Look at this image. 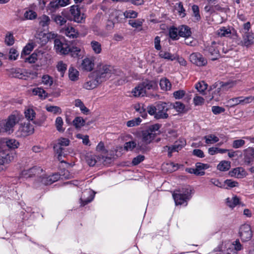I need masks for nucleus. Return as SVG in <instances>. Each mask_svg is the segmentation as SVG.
<instances>
[{
    "instance_id": "f257e3e1",
    "label": "nucleus",
    "mask_w": 254,
    "mask_h": 254,
    "mask_svg": "<svg viewBox=\"0 0 254 254\" xmlns=\"http://www.w3.org/2000/svg\"><path fill=\"white\" fill-rule=\"evenodd\" d=\"M191 188L188 186L175 190L173 193V197L176 205H187V201L191 197Z\"/></svg>"
},
{
    "instance_id": "f03ea898",
    "label": "nucleus",
    "mask_w": 254,
    "mask_h": 254,
    "mask_svg": "<svg viewBox=\"0 0 254 254\" xmlns=\"http://www.w3.org/2000/svg\"><path fill=\"white\" fill-rule=\"evenodd\" d=\"M18 122V118L14 115H10L6 119L0 121V133L8 134L13 133L14 127Z\"/></svg>"
},
{
    "instance_id": "7ed1b4c3",
    "label": "nucleus",
    "mask_w": 254,
    "mask_h": 254,
    "mask_svg": "<svg viewBox=\"0 0 254 254\" xmlns=\"http://www.w3.org/2000/svg\"><path fill=\"white\" fill-rule=\"evenodd\" d=\"M114 73V69L112 66L106 64H102L98 66L97 69L94 72L97 79L102 82L109 79Z\"/></svg>"
},
{
    "instance_id": "20e7f679",
    "label": "nucleus",
    "mask_w": 254,
    "mask_h": 254,
    "mask_svg": "<svg viewBox=\"0 0 254 254\" xmlns=\"http://www.w3.org/2000/svg\"><path fill=\"white\" fill-rule=\"evenodd\" d=\"M156 86L157 84L155 81L153 80H146L135 87L132 92L134 96H144L146 95L147 90L155 89Z\"/></svg>"
},
{
    "instance_id": "39448f33",
    "label": "nucleus",
    "mask_w": 254,
    "mask_h": 254,
    "mask_svg": "<svg viewBox=\"0 0 254 254\" xmlns=\"http://www.w3.org/2000/svg\"><path fill=\"white\" fill-rule=\"evenodd\" d=\"M161 125L159 124H155L148 127L147 128L142 131V140L146 144L150 143L153 140L157 135L156 132L158 131Z\"/></svg>"
},
{
    "instance_id": "423d86ee",
    "label": "nucleus",
    "mask_w": 254,
    "mask_h": 254,
    "mask_svg": "<svg viewBox=\"0 0 254 254\" xmlns=\"http://www.w3.org/2000/svg\"><path fill=\"white\" fill-rule=\"evenodd\" d=\"M69 140L66 138L61 137L58 140V142L54 146V149L56 153L58 155V159L61 162H64L62 160V157H65L67 155V152L65 151L64 147L69 145Z\"/></svg>"
},
{
    "instance_id": "0eeeda50",
    "label": "nucleus",
    "mask_w": 254,
    "mask_h": 254,
    "mask_svg": "<svg viewBox=\"0 0 254 254\" xmlns=\"http://www.w3.org/2000/svg\"><path fill=\"white\" fill-rule=\"evenodd\" d=\"M251 28L250 22L244 24L243 28L242 29L243 33V44L246 47H249L253 44V39L252 38L253 33L249 32Z\"/></svg>"
},
{
    "instance_id": "6e6552de",
    "label": "nucleus",
    "mask_w": 254,
    "mask_h": 254,
    "mask_svg": "<svg viewBox=\"0 0 254 254\" xmlns=\"http://www.w3.org/2000/svg\"><path fill=\"white\" fill-rule=\"evenodd\" d=\"M15 156V152L12 150H1L0 151V162L4 167H6V165L14 160Z\"/></svg>"
},
{
    "instance_id": "1a4fd4ad",
    "label": "nucleus",
    "mask_w": 254,
    "mask_h": 254,
    "mask_svg": "<svg viewBox=\"0 0 254 254\" xmlns=\"http://www.w3.org/2000/svg\"><path fill=\"white\" fill-rule=\"evenodd\" d=\"M239 235L243 242L250 241L253 236L250 225L246 224L241 225L239 228Z\"/></svg>"
},
{
    "instance_id": "9d476101",
    "label": "nucleus",
    "mask_w": 254,
    "mask_h": 254,
    "mask_svg": "<svg viewBox=\"0 0 254 254\" xmlns=\"http://www.w3.org/2000/svg\"><path fill=\"white\" fill-rule=\"evenodd\" d=\"M43 172V170L40 167L34 166L28 170H23L22 171L21 175L25 178L38 177L39 179Z\"/></svg>"
},
{
    "instance_id": "9b49d317",
    "label": "nucleus",
    "mask_w": 254,
    "mask_h": 254,
    "mask_svg": "<svg viewBox=\"0 0 254 254\" xmlns=\"http://www.w3.org/2000/svg\"><path fill=\"white\" fill-rule=\"evenodd\" d=\"M70 19L77 23H81L84 19L83 13H81L80 8L77 5H73L70 7Z\"/></svg>"
},
{
    "instance_id": "f8f14e48",
    "label": "nucleus",
    "mask_w": 254,
    "mask_h": 254,
    "mask_svg": "<svg viewBox=\"0 0 254 254\" xmlns=\"http://www.w3.org/2000/svg\"><path fill=\"white\" fill-rule=\"evenodd\" d=\"M190 61L198 66H205L207 64V60L200 53H193L190 56Z\"/></svg>"
},
{
    "instance_id": "ddd939ff",
    "label": "nucleus",
    "mask_w": 254,
    "mask_h": 254,
    "mask_svg": "<svg viewBox=\"0 0 254 254\" xmlns=\"http://www.w3.org/2000/svg\"><path fill=\"white\" fill-rule=\"evenodd\" d=\"M54 48L57 53L60 55H67L69 53L70 47L65 43L62 42L60 39H55Z\"/></svg>"
},
{
    "instance_id": "4468645a",
    "label": "nucleus",
    "mask_w": 254,
    "mask_h": 254,
    "mask_svg": "<svg viewBox=\"0 0 254 254\" xmlns=\"http://www.w3.org/2000/svg\"><path fill=\"white\" fill-rule=\"evenodd\" d=\"M157 112L154 116L156 119H167L168 114L167 113L169 108L167 103L160 102L156 105Z\"/></svg>"
},
{
    "instance_id": "2eb2a0df",
    "label": "nucleus",
    "mask_w": 254,
    "mask_h": 254,
    "mask_svg": "<svg viewBox=\"0 0 254 254\" xmlns=\"http://www.w3.org/2000/svg\"><path fill=\"white\" fill-rule=\"evenodd\" d=\"M69 0H52L48 4L47 9L50 12H56L60 7H64L68 4Z\"/></svg>"
},
{
    "instance_id": "dca6fc26",
    "label": "nucleus",
    "mask_w": 254,
    "mask_h": 254,
    "mask_svg": "<svg viewBox=\"0 0 254 254\" xmlns=\"http://www.w3.org/2000/svg\"><path fill=\"white\" fill-rule=\"evenodd\" d=\"M24 114L25 118L27 120L32 121L33 124L38 126H41L46 120L45 117L44 116L40 120L37 119L34 120V119L35 118L36 113L32 109L28 108L26 109L24 112Z\"/></svg>"
},
{
    "instance_id": "f3484780",
    "label": "nucleus",
    "mask_w": 254,
    "mask_h": 254,
    "mask_svg": "<svg viewBox=\"0 0 254 254\" xmlns=\"http://www.w3.org/2000/svg\"><path fill=\"white\" fill-rule=\"evenodd\" d=\"M34 129L32 125L30 123H24L21 124L18 130L19 135L22 137H25L32 134L34 132Z\"/></svg>"
},
{
    "instance_id": "a211bd4d",
    "label": "nucleus",
    "mask_w": 254,
    "mask_h": 254,
    "mask_svg": "<svg viewBox=\"0 0 254 254\" xmlns=\"http://www.w3.org/2000/svg\"><path fill=\"white\" fill-rule=\"evenodd\" d=\"M216 45L215 42H212L211 45L208 46L204 49V51L211 56L210 59L212 61H215L220 57L219 52Z\"/></svg>"
},
{
    "instance_id": "6ab92c4d",
    "label": "nucleus",
    "mask_w": 254,
    "mask_h": 254,
    "mask_svg": "<svg viewBox=\"0 0 254 254\" xmlns=\"http://www.w3.org/2000/svg\"><path fill=\"white\" fill-rule=\"evenodd\" d=\"M244 161L247 165L253 164L254 162V148L249 147L244 150Z\"/></svg>"
},
{
    "instance_id": "aec40b11",
    "label": "nucleus",
    "mask_w": 254,
    "mask_h": 254,
    "mask_svg": "<svg viewBox=\"0 0 254 254\" xmlns=\"http://www.w3.org/2000/svg\"><path fill=\"white\" fill-rule=\"evenodd\" d=\"M186 144V141L184 139H180L176 141L174 145L168 148V156L171 157L172 153L173 152L178 151L180 150Z\"/></svg>"
},
{
    "instance_id": "412c9836",
    "label": "nucleus",
    "mask_w": 254,
    "mask_h": 254,
    "mask_svg": "<svg viewBox=\"0 0 254 254\" xmlns=\"http://www.w3.org/2000/svg\"><path fill=\"white\" fill-rule=\"evenodd\" d=\"M9 76L19 79H26V76L24 74L23 69L19 68H12L7 69Z\"/></svg>"
},
{
    "instance_id": "4be33fe9",
    "label": "nucleus",
    "mask_w": 254,
    "mask_h": 254,
    "mask_svg": "<svg viewBox=\"0 0 254 254\" xmlns=\"http://www.w3.org/2000/svg\"><path fill=\"white\" fill-rule=\"evenodd\" d=\"M94 67V60L86 58L84 59L81 64L82 69L87 71H90L93 70Z\"/></svg>"
},
{
    "instance_id": "5701e85b",
    "label": "nucleus",
    "mask_w": 254,
    "mask_h": 254,
    "mask_svg": "<svg viewBox=\"0 0 254 254\" xmlns=\"http://www.w3.org/2000/svg\"><path fill=\"white\" fill-rule=\"evenodd\" d=\"M229 175L237 178H243L246 176V172L242 167H238L230 171Z\"/></svg>"
},
{
    "instance_id": "b1692460",
    "label": "nucleus",
    "mask_w": 254,
    "mask_h": 254,
    "mask_svg": "<svg viewBox=\"0 0 254 254\" xmlns=\"http://www.w3.org/2000/svg\"><path fill=\"white\" fill-rule=\"evenodd\" d=\"M179 36L185 38H189L191 35L190 28L187 25H182L179 27Z\"/></svg>"
},
{
    "instance_id": "393cba45",
    "label": "nucleus",
    "mask_w": 254,
    "mask_h": 254,
    "mask_svg": "<svg viewBox=\"0 0 254 254\" xmlns=\"http://www.w3.org/2000/svg\"><path fill=\"white\" fill-rule=\"evenodd\" d=\"M214 89H215V90L212 93V97L211 99H214L215 100H218L219 97L223 91L222 89L220 88V86H219V84L218 82H216L214 84L211 86L210 90H213Z\"/></svg>"
},
{
    "instance_id": "a878e982",
    "label": "nucleus",
    "mask_w": 254,
    "mask_h": 254,
    "mask_svg": "<svg viewBox=\"0 0 254 254\" xmlns=\"http://www.w3.org/2000/svg\"><path fill=\"white\" fill-rule=\"evenodd\" d=\"M101 82L97 79L95 76L94 79H92L86 82L83 85V87L87 90H91L96 87Z\"/></svg>"
},
{
    "instance_id": "bb28decb",
    "label": "nucleus",
    "mask_w": 254,
    "mask_h": 254,
    "mask_svg": "<svg viewBox=\"0 0 254 254\" xmlns=\"http://www.w3.org/2000/svg\"><path fill=\"white\" fill-rule=\"evenodd\" d=\"M64 34L70 38H75L78 36V32L71 26H68L65 28L64 32Z\"/></svg>"
},
{
    "instance_id": "cd10ccee",
    "label": "nucleus",
    "mask_w": 254,
    "mask_h": 254,
    "mask_svg": "<svg viewBox=\"0 0 254 254\" xmlns=\"http://www.w3.org/2000/svg\"><path fill=\"white\" fill-rule=\"evenodd\" d=\"M209 168V165L207 164H203L200 162H197L195 164V169L197 173H200V174H197V176H203L205 174L204 170Z\"/></svg>"
},
{
    "instance_id": "c85d7f7f",
    "label": "nucleus",
    "mask_w": 254,
    "mask_h": 254,
    "mask_svg": "<svg viewBox=\"0 0 254 254\" xmlns=\"http://www.w3.org/2000/svg\"><path fill=\"white\" fill-rule=\"evenodd\" d=\"M79 72L75 68L71 66L68 69V76L72 81H76L78 79Z\"/></svg>"
},
{
    "instance_id": "c756f323",
    "label": "nucleus",
    "mask_w": 254,
    "mask_h": 254,
    "mask_svg": "<svg viewBox=\"0 0 254 254\" xmlns=\"http://www.w3.org/2000/svg\"><path fill=\"white\" fill-rule=\"evenodd\" d=\"M90 45L94 53L99 54L101 53V44L98 41L93 40L90 43Z\"/></svg>"
},
{
    "instance_id": "7c9ffc66",
    "label": "nucleus",
    "mask_w": 254,
    "mask_h": 254,
    "mask_svg": "<svg viewBox=\"0 0 254 254\" xmlns=\"http://www.w3.org/2000/svg\"><path fill=\"white\" fill-rule=\"evenodd\" d=\"M39 24L43 28L47 27L50 23V18L46 15H43L39 18Z\"/></svg>"
},
{
    "instance_id": "2f4dec72",
    "label": "nucleus",
    "mask_w": 254,
    "mask_h": 254,
    "mask_svg": "<svg viewBox=\"0 0 254 254\" xmlns=\"http://www.w3.org/2000/svg\"><path fill=\"white\" fill-rule=\"evenodd\" d=\"M24 17L27 20H33L37 18V14L36 12L30 9H26L24 13Z\"/></svg>"
},
{
    "instance_id": "473e14b6",
    "label": "nucleus",
    "mask_w": 254,
    "mask_h": 254,
    "mask_svg": "<svg viewBox=\"0 0 254 254\" xmlns=\"http://www.w3.org/2000/svg\"><path fill=\"white\" fill-rule=\"evenodd\" d=\"M231 167L230 162L227 161H222L217 165V168L220 171H227Z\"/></svg>"
},
{
    "instance_id": "72a5a7b5",
    "label": "nucleus",
    "mask_w": 254,
    "mask_h": 254,
    "mask_svg": "<svg viewBox=\"0 0 254 254\" xmlns=\"http://www.w3.org/2000/svg\"><path fill=\"white\" fill-rule=\"evenodd\" d=\"M160 85L161 89L164 90H169L171 88V83L167 78L161 79L160 81Z\"/></svg>"
},
{
    "instance_id": "f704fd0d",
    "label": "nucleus",
    "mask_w": 254,
    "mask_h": 254,
    "mask_svg": "<svg viewBox=\"0 0 254 254\" xmlns=\"http://www.w3.org/2000/svg\"><path fill=\"white\" fill-rule=\"evenodd\" d=\"M35 44L33 43L27 44L23 48L21 56L22 57L24 55H28L33 50L34 48Z\"/></svg>"
},
{
    "instance_id": "c9c22d12",
    "label": "nucleus",
    "mask_w": 254,
    "mask_h": 254,
    "mask_svg": "<svg viewBox=\"0 0 254 254\" xmlns=\"http://www.w3.org/2000/svg\"><path fill=\"white\" fill-rule=\"evenodd\" d=\"M226 200L227 205L231 208L235 207L239 203L240 201L239 198L236 196H234L231 199L227 198Z\"/></svg>"
},
{
    "instance_id": "e433bc0d",
    "label": "nucleus",
    "mask_w": 254,
    "mask_h": 254,
    "mask_svg": "<svg viewBox=\"0 0 254 254\" xmlns=\"http://www.w3.org/2000/svg\"><path fill=\"white\" fill-rule=\"evenodd\" d=\"M179 28L177 29V28L172 26L169 29V36L170 37L174 40H176L179 39Z\"/></svg>"
},
{
    "instance_id": "4c0bfd02",
    "label": "nucleus",
    "mask_w": 254,
    "mask_h": 254,
    "mask_svg": "<svg viewBox=\"0 0 254 254\" xmlns=\"http://www.w3.org/2000/svg\"><path fill=\"white\" fill-rule=\"evenodd\" d=\"M203 138L205 140V143L208 144L217 142L219 140V138L213 134L206 135Z\"/></svg>"
},
{
    "instance_id": "58836bf2",
    "label": "nucleus",
    "mask_w": 254,
    "mask_h": 254,
    "mask_svg": "<svg viewBox=\"0 0 254 254\" xmlns=\"http://www.w3.org/2000/svg\"><path fill=\"white\" fill-rule=\"evenodd\" d=\"M144 21V20L143 19H137L136 20L131 19L128 20V24L133 28H138L142 26Z\"/></svg>"
},
{
    "instance_id": "ea45409f",
    "label": "nucleus",
    "mask_w": 254,
    "mask_h": 254,
    "mask_svg": "<svg viewBox=\"0 0 254 254\" xmlns=\"http://www.w3.org/2000/svg\"><path fill=\"white\" fill-rule=\"evenodd\" d=\"M231 34L230 29L225 27H223L218 30V35L220 37H229L230 36Z\"/></svg>"
},
{
    "instance_id": "a19ab883",
    "label": "nucleus",
    "mask_w": 254,
    "mask_h": 254,
    "mask_svg": "<svg viewBox=\"0 0 254 254\" xmlns=\"http://www.w3.org/2000/svg\"><path fill=\"white\" fill-rule=\"evenodd\" d=\"M85 120L81 117H77L73 121V125L76 128H80L84 126Z\"/></svg>"
},
{
    "instance_id": "79ce46f5",
    "label": "nucleus",
    "mask_w": 254,
    "mask_h": 254,
    "mask_svg": "<svg viewBox=\"0 0 254 254\" xmlns=\"http://www.w3.org/2000/svg\"><path fill=\"white\" fill-rule=\"evenodd\" d=\"M6 146L9 149L17 148L19 145V142L14 139H10L6 141Z\"/></svg>"
},
{
    "instance_id": "37998d69",
    "label": "nucleus",
    "mask_w": 254,
    "mask_h": 254,
    "mask_svg": "<svg viewBox=\"0 0 254 254\" xmlns=\"http://www.w3.org/2000/svg\"><path fill=\"white\" fill-rule=\"evenodd\" d=\"M88 192H89V196L87 198H84L85 196V192L82 194V197L80 198L81 205L84 206L90 202L93 199L94 195L91 194V191H89Z\"/></svg>"
},
{
    "instance_id": "c03bdc74",
    "label": "nucleus",
    "mask_w": 254,
    "mask_h": 254,
    "mask_svg": "<svg viewBox=\"0 0 254 254\" xmlns=\"http://www.w3.org/2000/svg\"><path fill=\"white\" fill-rule=\"evenodd\" d=\"M159 57L161 58L170 60L171 61H173L176 59L175 57L173 55H172L169 52L162 51L160 52Z\"/></svg>"
},
{
    "instance_id": "a18cd8bd",
    "label": "nucleus",
    "mask_w": 254,
    "mask_h": 254,
    "mask_svg": "<svg viewBox=\"0 0 254 254\" xmlns=\"http://www.w3.org/2000/svg\"><path fill=\"white\" fill-rule=\"evenodd\" d=\"M207 88V84L204 81L199 82L195 84V88L200 93L203 94Z\"/></svg>"
},
{
    "instance_id": "49530a36",
    "label": "nucleus",
    "mask_w": 254,
    "mask_h": 254,
    "mask_svg": "<svg viewBox=\"0 0 254 254\" xmlns=\"http://www.w3.org/2000/svg\"><path fill=\"white\" fill-rule=\"evenodd\" d=\"M64 122L63 119L61 117H58L56 119L55 126L59 132H64V128L63 127Z\"/></svg>"
},
{
    "instance_id": "de8ad7c7",
    "label": "nucleus",
    "mask_w": 254,
    "mask_h": 254,
    "mask_svg": "<svg viewBox=\"0 0 254 254\" xmlns=\"http://www.w3.org/2000/svg\"><path fill=\"white\" fill-rule=\"evenodd\" d=\"M86 159L90 166H94L97 163L98 157L95 155H88L86 156Z\"/></svg>"
},
{
    "instance_id": "09e8293b",
    "label": "nucleus",
    "mask_w": 254,
    "mask_h": 254,
    "mask_svg": "<svg viewBox=\"0 0 254 254\" xmlns=\"http://www.w3.org/2000/svg\"><path fill=\"white\" fill-rule=\"evenodd\" d=\"M5 43L7 46H12L14 43V38L13 34L8 32L5 38Z\"/></svg>"
},
{
    "instance_id": "8fccbe9b",
    "label": "nucleus",
    "mask_w": 254,
    "mask_h": 254,
    "mask_svg": "<svg viewBox=\"0 0 254 254\" xmlns=\"http://www.w3.org/2000/svg\"><path fill=\"white\" fill-rule=\"evenodd\" d=\"M81 52V49L79 47H70V51L69 53L71 56L73 58H78L81 55H80V53Z\"/></svg>"
},
{
    "instance_id": "3c124183",
    "label": "nucleus",
    "mask_w": 254,
    "mask_h": 254,
    "mask_svg": "<svg viewBox=\"0 0 254 254\" xmlns=\"http://www.w3.org/2000/svg\"><path fill=\"white\" fill-rule=\"evenodd\" d=\"M34 94L38 95L41 98H45L47 96L46 91L42 88H37L33 90Z\"/></svg>"
},
{
    "instance_id": "603ef678",
    "label": "nucleus",
    "mask_w": 254,
    "mask_h": 254,
    "mask_svg": "<svg viewBox=\"0 0 254 254\" xmlns=\"http://www.w3.org/2000/svg\"><path fill=\"white\" fill-rule=\"evenodd\" d=\"M217 82L219 84V86H220V88L222 89L223 92L227 91L233 86V84L232 82H224L222 81H218Z\"/></svg>"
},
{
    "instance_id": "864d4df0",
    "label": "nucleus",
    "mask_w": 254,
    "mask_h": 254,
    "mask_svg": "<svg viewBox=\"0 0 254 254\" xmlns=\"http://www.w3.org/2000/svg\"><path fill=\"white\" fill-rule=\"evenodd\" d=\"M54 21L61 26L65 24L67 21L66 18L60 15H57L54 16Z\"/></svg>"
},
{
    "instance_id": "5fc2aeb1",
    "label": "nucleus",
    "mask_w": 254,
    "mask_h": 254,
    "mask_svg": "<svg viewBox=\"0 0 254 254\" xmlns=\"http://www.w3.org/2000/svg\"><path fill=\"white\" fill-rule=\"evenodd\" d=\"M141 119L138 117L132 120H129L127 122V126L128 127H133L137 126L141 122Z\"/></svg>"
},
{
    "instance_id": "6e6d98bb",
    "label": "nucleus",
    "mask_w": 254,
    "mask_h": 254,
    "mask_svg": "<svg viewBox=\"0 0 254 254\" xmlns=\"http://www.w3.org/2000/svg\"><path fill=\"white\" fill-rule=\"evenodd\" d=\"M49 178V176H47L43 172L42 175L40 176V178H39L38 181L44 185H51L52 183H50V182H50Z\"/></svg>"
},
{
    "instance_id": "4d7b16f0",
    "label": "nucleus",
    "mask_w": 254,
    "mask_h": 254,
    "mask_svg": "<svg viewBox=\"0 0 254 254\" xmlns=\"http://www.w3.org/2000/svg\"><path fill=\"white\" fill-rule=\"evenodd\" d=\"M245 141L243 139L234 140L232 142V147L235 149L243 147L245 144Z\"/></svg>"
},
{
    "instance_id": "13d9d810",
    "label": "nucleus",
    "mask_w": 254,
    "mask_h": 254,
    "mask_svg": "<svg viewBox=\"0 0 254 254\" xmlns=\"http://www.w3.org/2000/svg\"><path fill=\"white\" fill-rule=\"evenodd\" d=\"M19 55L18 51L14 48H11L9 52L8 59L10 60H16Z\"/></svg>"
},
{
    "instance_id": "bf43d9fd",
    "label": "nucleus",
    "mask_w": 254,
    "mask_h": 254,
    "mask_svg": "<svg viewBox=\"0 0 254 254\" xmlns=\"http://www.w3.org/2000/svg\"><path fill=\"white\" fill-rule=\"evenodd\" d=\"M46 110L47 111L53 113L55 114H61L62 113L61 109L59 107L56 106H47Z\"/></svg>"
},
{
    "instance_id": "052dcab7",
    "label": "nucleus",
    "mask_w": 254,
    "mask_h": 254,
    "mask_svg": "<svg viewBox=\"0 0 254 254\" xmlns=\"http://www.w3.org/2000/svg\"><path fill=\"white\" fill-rule=\"evenodd\" d=\"M67 65L62 61H60L57 64V68L59 71L61 72L62 76H64V73L66 70Z\"/></svg>"
},
{
    "instance_id": "680f3d73",
    "label": "nucleus",
    "mask_w": 254,
    "mask_h": 254,
    "mask_svg": "<svg viewBox=\"0 0 254 254\" xmlns=\"http://www.w3.org/2000/svg\"><path fill=\"white\" fill-rule=\"evenodd\" d=\"M42 82L45 85L50 86L53 83V78L48 75H44L42 76Z\"/></svg>"
},
{
    "instance_id": "e2e57ef3",
    "label": "nucleus",
    "mask_w": 254,
    "mask_h": 254,
    "mask_svg": "<svg viewBox=\"0 0 254 254\" xmlns=\"http://www.w3.org/2000/svg\"><path fill=\"white\" fill-rule=\"evenodd\" d=\"M173 107L177 112L182 113L184 111L185 106L183 103L180 102H176L173 104Z\"/></svg>"
},
{
    "instance_id": "0e129e2a",
    "label": "nucleus",
    "mask_w": 254,
    "mask_h": 254,
    "mask_svg": "<svg viewBox=\"0 0 254 254\" xmlns=\"http://www.w3.org/2000/svg\"><path fill=\"white\" fill-rule=\"evenodd\" d=\"M136 146V143L134 141H130L126 142L124 145V148L126 150H132Z\"/></svg>"
},
{
    "instance_id": "69168bd1",
    "label": "nucleus",
    "mask_w": 254,
    "mask_h": 254,
    "mask_svg": "<svg viewBox=\"0 0 254 254\" xmlns=\"http://www.w3.org/2000/svg\"><path fill=\"white\" fill-rule=\"evenodd\" d=\"M124 16L127 18H135L137 16V13L134 10H127L124 12Z\"/></svg>"
},
{
    "instance_id": "338daca9",
    "label": "nucleus",
    "mask_w": 254,
    "mask_h": 254,
    "mask_svg": "<svg viewBox=\"0 0 254 254\" xmlns=\"http://www.w3.org/2000/svg\"><path fill=\"white\" fill-rule=\"evenodd\" d=\"M145 159V157L142 155H139L134 157L132 160V164L134 166L138 165L140 163L142 162Z\"/></svg>"
},
{
    "instance_id": "774afa93",
    "label": "nucleus",
    "mask_w": 254,
    "mask_h": 254,
    "mask_svg": "<svg viewBox=\"0 0 254 254\" xmlns=\"http://www.w3.org/2000/svg\"><path fill=\"white\" fill-rule=\"evenodd\" d=\"M37 60V54L35 52L32 54L29 57L25 59V62L30 64L35 63Z\"/></svg>"
}]
</instances>
